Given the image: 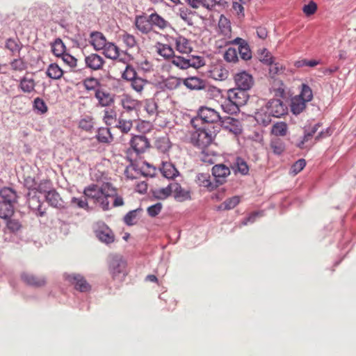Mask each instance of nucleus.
Returning <instances> with one entry per match:
<instances>
[{
	"mask_svg": "<svg viewBox=\"0 0 356 356\" xmlns=\"http://www.w3.org/2000/svg\"><path fill=\"white\" fill-rule=\"evenodd\" d=\"M83 193L86 197L99 203L103 210H108L109 209L108 198L115 195V189L108 183L104 184L102 186L92 184L84 189Z\"/></svg>",
	"mask_w": 356,
	"mask_h": 356,
	"instance_id": "1",
	"label": "nucleus"
},
{
	"mask_svg": "<svg viewBox=\"0 0 356 356\" xmlns=\"http://www.w3.org/2000/svg\"><path fill=\"white\" fill-rule=\"evenodd\" d=\"M127 262L120 256L113 257L108 264V270L113 280L122 282L128 274Z\"/></svg>",
	"mask_w": 356,
	"mask_h": 356,
	"instance_id": "2",
	"label": "nucleus"
},
{
	"mask_svg": "<svg viewBox=\"0 0 356 356\" xmlns=\"http://www.w3.org/2000/svg\"><path fill=\"white\" fill-rule=\"evenodd\" d=\"M194 130L191 131V142L200 149H204L213 141V137L211 131H207L204 128L197 127L193 128Z\"/></svg>",
	"mask_w": 356,
	"mask_h": 356,
	"instance_id": "3",
	"label": "nucleus"
},
{
	"mask_svg": "<svg viewBox=\"0 0 356 356\" xmlns=\"http://www.w3.org/2000/svg\"><path fill=\"white\" fill-rule=\"evenodd\" d=\"M222 118L218 112L209 107H202L198 111V118L191 120L193 128L199 126L200 122L216 123L221 122Z\"/></svg>",
	"mask_w": 356,
	"mask_h": 356,
	"instance_id": "4",
	"label": "nucleus"
},
{
	"mask_svg": "<svg viewBox=\"0 0 356 356\" xmlns=\"http://www.w3.org/2000/svg\"><path fill=\"white\" fill-rule=\"evenodd\" d=\"M65 280L70 284L74 286V289L80 292H88L91 286L85 277L80 274H67L65 275Z\"/></svg>",
	"mask_w": 356,
	"mask_h": 356,
	"instance_id": "5",
	"label": "nucleus"
},
{
	"mask_svg": "<svg viewBox=\"0 0 356 356\" xmlns=\"http://www.w3.org/2000/svg\"><path fill=\"white\" fill-rule=\"evenodd\" d=\"M234 80L236 86H237L236 88L245 91L250 90L254 84L252 76L245 71L236 73L234 76Z\"/></svg>",
	"mask_w": 356,
	"mask_h": 356,
	"instance_id": "6",
	"label": "nucleus"
},
{
	"mask_svg": "<svg viewBox=\"0 0 356 356\" xmlns=\"http://www.w3.org/2000/svg\"><path fill=\"white\" fill-rule=\"evenodd\" d=\"M266 113L273 117L280 118L287 112V107L278 99L270 100L266 105Z\"/></svg>",
	"mask_w": 356,
	"mask_h": 356,
	"instance_id": "7",
	"label": "nucleus"
},
{
	"mask_svg": "<svg viewBox=\"0 0 356 356\" xmlns=\"http://www.w3.org/2000/svg\"><path fill=\"white\" fill-rule=\"evenodd\" d=\"M218 29L220 33L223 35L224 40H218L216 42L217 44H220L218 47H222L225 45V42L231 40L232 38V29L230 21L224 15H221L218 21Z\"/></svg>",
	"mask_w": 356,
	"mask_h": 356,
	"instance_id": "8",
	"label": "nucleus"
},
{
	"mask_svg": "<svg viewBox=\"0 0 356 356\" xmlns=\"http://www.w3.org/2000/svg\"><path fill=\"white\" fill-rule=\"evenodd\" d=\"M207 74L209 78L216 81H224L229 76V72L222 63L211 65Z\"/></svg>",
	"mask_w": 356,
	"mask_h": 356,
	"instance_id": "9",
	"label": "nucleus"
},
{
	"mask_svg": "<svg viewBox=\"0 0 356 356\" xmlns=\"http://www.w3.org/2000/svg\"><path fill=\"white\" fill-rule=\"evenodd\" d=\"M212 175L218 186L226 182L227 177L230 175V170L224 164H217L212 168Z\"/></svg>",
	"mask_w": 356,
	"mask_h": 356,
	"instance_id": "10",
	"label": "nucleus"
},
{
	"mask_svg": "<svg viewBox=\"0 0 356 356\" xmlns=\"http://www.w3.org/2000/svg\"><path fill=\"white\" fill-rule=\"evenodd\" d=\"M237 44L238 45V53L243 60H248L252 58V51L248 42L241 38H236L232 40L225 42V45Z\"/></svg>",
	"mask_w": 356,
	"mask_h": 356,
	"instance_id": "11",
	"label": "nucleus"
},
{
	"mask_svg": "<svg viewBox=\"0 0 356 356\" xmlns=\"http://www.w3.org/2000/svg\"><path fill=\"white\" fill-rule=\"evenodd\" d=\"M227 97L229 98V101L234 102L238 107L245 105L248 100L247 92L238 88L228 90Z\"/></svg>",
	"mask_w": 356,
	"mask_h": 356,
	"instance_id": "12",
	"label": "nucleus"
},
{
	"mask_svg": "<svg viewBox=\"0 0 356 356\" xmlns=\"http://www.w3.org/2000/svg\"><path fill=\"white\" fill-rule=\"evenodd\" d=\"M220 122L223 129L236 136L242 132L241 122L237 119L232 117H225L222 118Z\"/></svg>",
	"mask_w": 356,
	"mask_h": 356,
	"instance_id": "13",
	"label": "nucleus"
},
{
	"mask_svg": "<svg viewBox=\"0 0 356 356\" xmlns=\"http://www.w3.org/2000/svg\"><path fill=\"white\" fill-rule=\"evenodd\" d=\"M130 145L139 154L144 153L149 147V142L144 136H135L130 140Z\"/></svg>",
	"mask_w": 356,
	"mask_h": 356,
	"instance_id": "14",
	"label": "nucleus"
},
{
	"mask_svg": "<svg viewBox=\"0 0 356 356\" xmlns=\"http://www.w3.org/2000/svg\"><path fill=\"white\" fill-rule=\"evenodd\" d=\"M84 60L86 66L94 71L102 70L105 64L104 58L95 53L86 56Z\"/></svg>",
	"mask_w": 356,
	"mask_h": 356,
	"instance_id": "15",
	"label": "nucleus"
},
{
	"mask_svg": "<svg viewBox=\"0 0 356 356\" xmlns=\"http://www.w3.org/2000/svg\"><path fill=\"white\" fill-rule=\"evenodd\" d=\"M21 278L26 284L33 287H42L47 282L44 277H38L27 272L22 273Z\"/></svg>",
	"mask_w": 356,
	"mask_h": 356,
	"instance_id": "16",
	"label": "nucleus"
},
{
	"mask_svg": "<svg viewBox=\"0 0 356 356\" xmlns=\"http://www.w3.org/2000/svg\"><path fill=\"white\" fill-rule=\"evenodd\" d=\"M172 40L175 42L176 50L179 53L188 54L192 51L193 47L191 43L190 40L186 38L179 35L172 38Z\"/></svg>",
	"mask_w": 356,
	"mask_h": 356,
	"instance_id": "17",
	"label": "nucleus"
},
{
	"mask_svg": "<svg viewBox=\"0 0 356 356\" xmlns=\"http://www.w3.org/2000/svg\"><path fill=\"white\" fill-rule=\"evenodd\" d=\"M135 25L139 31L145 34L149 33L152 30L149 15L136 16L135 19Z\"/></svg>",
	"mask_w": 356,
	"mask_h": 356,
	"instance_id": "18",
	"label": "nucleus"
},
{
	"mask_svg": "<svg viewBox=\"0 0 356 356\" xmlns=\"http://www.w3.org/2000/svg\"><path fill=\"white\" fill-rule=\"evenodd\" d=\"M90 43L96 51L102 50L106 44L105 36L99 31H94L90 33Z\"/></svg>",
	"mask_w": 356,
	"mask_h": 356,
	"instance_id": "19",
	"label": "nucleus"
},
{
	"mask_svg": "<svg viewBox=\"0 0 356 356\" xmlns=\"http://www.w3.org/2000/svg\"><path fill=\"white\" fill-rule=\"evenodd\" d=\"M184 85L190 90H202L206 87L205 81L197 76H191L183 80Z\"/></svg>",
	"mask_w": 356,
	"mask_h": 356,
	"instance_id": "20",
	"label": "nucleus"
},
{
	"mask_svg": "<svg viewBox=\"0 0 356 356\" xmlns=\"http://www.w3.org/2000/svg\"><path fill=\"white\" fill-rule=\"evenodd\" d=\"M171 189H172L174 197L179 202H183L191 198L189 191L183 188L178 183H171Z\"/></svg>",
	"mask_w": 356,
	"mask_h": 356,
	"instance_id": "21",
	"label": "nucleus"
},
{
	"mask_svg": "<svg viewBox=\"0 0 356 356\" xmlns=\"http://www.w3.org/2000/svg\"><path fill=\"white\" fill-rule=\"evenodd\" d=\"M96 236L101 241L107 244L113 243L115 239L113 232L107 226L99 227L96 231Z\"/></svg>",
	"mask_w": 356,
	"mask_h": 356,
	"instance_id": "22",
	"label": "nucleus"
},
{
	"mask_svg": "<svg viewBox=\"0 0 356 356\" xmlns=\"http://www.w3.org/2000/svg\"><path fill=\"white\" fill-rule=\"evenodd\" d=\"M95 96L102 106H108L114 102L113 96L103 90L97 89Z\"/></svg>",
	"mask_w": 356,
	"mask_h": 356,
	"instance_id": "23",
	"label": "nucleus"
},
{
	"mask_svg": "<svg viewBox=\"0 0 356 356\" xmlns=\"http://www.w3.org/2000/svg\"><path fill=\"white\" fill-rule=\"evenodd\" d=\"M186 3L193 8L197 9L200 7L211 10L216 5V0H184Z\"/></svg>",
	"mask_w": 356,
	"mask_h": 356,
	"instance_id": "24",
	"label": "nucleus"
},
{
	"mask_svg": "<svg viewBox=\"0 0 356 356\" xmlns=\"http://www.w3.org/2000/svg\"><path fill=\"white\" fill-rule=\"evenodd\" d=\"M149 19L152 28L156 27L160 30H163L170 25L169 22L166 19H165L156 13L149 15Z\"/></svg>",
	"mask_w": 356,
	"mask_h": 356,
	"instance_id": "25",
	"label": "nucleus"
},
{
	"mask_svg": "<svg viewBox=\"0 0 356 356\" xmlns=\"http://www.w3.org/2000/svg\"><path fill=\"white\" fill-rule=\"evenodd\" d=\"M0 196L3 202L10 203L14 204L17 202L16 192L11 188L5 187L0 191Z\"/></svg>",
	"mask_w": 356,
	"mask_h": 356,
	"instance_id": "26",
	"label": "nucleus"
},
{
	"mask_svg": "<svg viewBox=\"0 0 356 356\" xmlns=\"http://www.w3.org/2000/svg\"><path fill=\"white\" fill-rule=\"evenodd\" d=\"M197 181L200 186L207 188L210 191L218 187L215 181L213 182L211 181L210 176L208 174H199L197 177Z\"/></svg>",
	"mask_w": 356,
	"mask_h": 356,
	"instance_id": "27",
	"label": "nucleus"
},
{
	"mask_svg": "<svg viewBox=\"0 0 356 356\" xmlns=\"http://www.w3.org/2000/svg\"><path fill=\"white\" fill-rule=\"evenodd\" d=\"M102 50L104 55L111 60H115L120 56L119 48L112 42H107Z\"/></svg>",
	"mask_w": 356,
	"mask_h": 356,
	"instance_id": "28",
	"label": "nucleus"
},
{
	"mask_svg": "<svg viewBox=\"0 0 356 356\" xmlns=\"http://www.w3.org/2000/svg\"><path fill=\"white\" fill-rule=\"evenodd\" d=\"M307 102L297 95L291 99V111L295 115H298L306 108Z\"/></svg>",
	"mask_w": 356,
	"mask_h": 356,
	"instance_id": "29",
	"label": "nucleus"
},
{
	"mask_svg": "<svg viewBox=\"0 0 356 356\" xmlns=\"http://www.w3.org/2000/svg\"><path fill=\"white\" fill-rule=\"evenodd\" d=\"M45 197L47 202L51 206L56 208L62 206L61 198L59 194L54 189L48 191Z\"/></svg>",
	"mask_w": 356,
	"mask_h": 356,
	"instance_id": "30",
	"label": "nucleus"
},
{
	"mask_svg": "<svg viewBox=\"0 0 356 356\" xmlns=\"http://www.w3.org/2000/svg\"><path fill=\"white\" fill-rule=\"evenodd\" d=\"M14 213V204L0 201V218L8 219Z\"/></svg>",
	"mask_w": 356,
	"mask_h": 356,
	"instance_id": "31",
	"label": "nucleus"
},
{
	"mask_svg": "<svg viewBox=\"0 0 356 356\" xmlns=\"http://www.w3.org/2000/svg\"><path fill=\"white\" fill-rule=\"evenodd\" d=\"M157 53L165 58H170L175 56L174 49L168 44L158 43L156 46Z\"/></svg>",
	"mask_w": 356,
	"mask_h": 356,
	"instance_id": "32",
	"label": "nucleus"
},
{
	"mask_svg": "<svg viewBox=\"0 0 356 356\" xmlns=\"http://www.w3.org/2000/svg\"><path fill=\"white\" fill-rule=\"evenodd\" d=\"M161 172L163 177L168 179H172L178 174L177 170L170 163H163Z\"/></svg>",
	"mask_w": 356,
	"mask_h": 356,
	"instance_id": "33",
	"label": "nucleus"
},
{
	"mask_svg": "<svg viewBox=\"0 0 356 356\" xmlns=\"http://www.w3.org/2000/svg\"><path fill=\"white\" fill-rule=\"evenodd\" d=\"M47 76L53 79H59L63 74V70L56 63L50 64L47 70Z\"/></svg>",
	"mask_w": 356,
	"mask_h": 356,
	"instance_id": "34",
	"label": "nucleus"
},
{
	"mask_svg": "<svg viewBox=\"0 0 356 356\" xmlns=\"http://www.w3.org/2000/svg\"><path fill=\"white\" fill-rule=\"evenodd\" d=\"M154 146L161 153H165L170 148V141L168 137H160L156 139Z\"/></svg>",
	"mask_w": 356,
	"mask_h": 356,
	"instance_id": "35",
	"label": "nucleus"
},
{
	"mask_svg": "<svg viewBox=\"0 0 356 356\" xmlns=\"http://www.w3.org/2000/svg\"><path fill=\"white\" fill-rule=\"evenodd\" d=\"M124 175L128 179H137L143 175V172L135 164L131 163L126 168Z\"/></svg>",
	"mask_w": 356,
	"mask_h": 356,
	"instance_id": "36",
	"label": "nucleus"
},
{
	"mask_svg": "<svg viewBox=\"0 0 356 356\" xmlns=\"http://www.w3.org/2000/svg\"><path fill=\"white\" fill-rule=\"evenodd\" d=\"M35 83L33 79L23 77L19 83V88L26 93H31L35 90Z\"/></svg>",
	"mask_w": 356,
	"mask_h": 356,
	"instance_id": "37",
	"label": "nucleus"
},
{
	"mask_svg": "<svg viewBox=\"0 0 356 356\" xmlns=\"http://www.w3.org/2000/svg\"><path fill=\"white\" fill-rule=\"evenodd\" d=\"M96 138L99 142L104 143H111L113 139L110 129L104 127L98 129Z\"/></svg>",
	"mask_w": 356,
	"mask_h": 356,
	"instance_id": "38",
	"label": "nucleus"
},
{
	"mask_svg": "<svg viewBox=\"0 0 356 356\" xmlns=\"http://www.w3.org/2000/svg\"><path fill=\"white\" fill-rule=\"evenodd\" d=\"M181 79L175 76H170L163 81V87L169 90H176L181 86Z\"/></svg>",
	"mask_w": 356,
	"mask_h": 356,
	"instance_id": "39",
	"label": "nucleus"
},
{
	"mask_svg": "<svg viewBox=\"0 0 356 356\" xmlns=\"http://www.w3.org/2000/svg\"><path fill=\"white\" fill-rule=\"evenodd\" d=\"M51 51L57 57H61L65 53V46L60 38L55 40L51 45Z\"/></svg>",
	"mask_w": 356,
	"mask_h": 356,
	"instance_id": "40",
	"label": "nucleus"
},
{
	"mask_svg": "<svg viewBox=\"0 0 356 356\" xmlns=\"http://www.w3.org/2000/svg\"><path fill=\"white\" fill-rule=\"evenodd\" d=\"M222 109L228 114L236 113L239 111V107L234 102L229 101L227 97L221 104Z\"/></svg>",
	"mask_w": 356,
	"mask_h": 356,
	"instance_id": "41",
	"label": "nucleus"
},
{
	"mask_svg": "<svg viewBox=\"0 0 356 356\" xmlns=\"http://www.w3.org/2000/svg\"><path fill=\"white\" fill-rule=\"evenodd\" d=\"M172 63L181 70H186L190 67V60L183 56H173Z\"/></svg>",
	"mask_w": 356,
	"mask_h": 356,
	"instance_id": "42",
	"label": "nucleus"
},
{
	"mask_svg": "<svg viewBox=\"0 0 356 356\" xmlns=\"http://www.w3.org/2000/svg\"><path fill=\"white\" fill-rule=\"evenodd\" d=\"M117 113L112 108H106L104 111L103 120L107 125L114 124L116 122Z\"/></svg>",
	"mask_w": 356,
	"mask_h": 356,
	"instance_id": "43",
	"label": "nucleus"
},
{
	"mask_svg": "<svg viewBox=\"0 0 356 356\" xmlns=\"http://www.w3.org/2000/svg\"><path fill=\"white\" fill-rule=\"evenodd\" d=\"M270 148L273 153L276 154H281L284 152L285 146L282 140L280 138H275L271 140Z\"/></svg>",
	"mask_w": 356,
	"mask_h": 356,
	"instance_id": "44",
	"label": "nucleus"
},
{
	"mask_svg": "<svg viewBox=\"0 0 356 356\" xmlns=\"http://www.w3.org/2000/svg\"><path fill=\"white\" fill-rule=\"evenodd\" d=\"M287 124L284 122H277L272 129V133L275 136H284L287 133Z\"/></svg>",
	"mask_w": 356,
	"mask_h": 356,
	"instance_id": "45",
	"label": "nucleus"
},
{
	"mask_svg": "<svg viewBox=\"0 0 356 356\" xmlns=\"http://www.w3.org/2000/svg\"><path fill=\"white\" fill-rule=\"evenodd\" d=\"M4 220L6 221V229L10 232H16L22 227V223L17 219L10 217Z\"/></svg>",
	"mask_w": 356,
	"mask_h": 356,
	"instance_id": "46",
	"label": "nucleus"
},
{
	"mask_svg": "<svg viewBox=\"0 0 356 356\" xmlns=\"http://www.w3.org/2000/svg\"><path fill=\"white\" fill-rule=\"evenodd\" d=\"M240 202L238 196H234L225 200L220 205V208L225 210H230L236 207Z\"/></svg>",
	"mask_w": 356,
	"mask_h": 356,
	"instance_id": "47",
	"label": "nucleus"
},
{
	"mask_svg": "<svg viewBox=\"0 0 356 356\" xmlns=\"http://www.w3.org/2000/svg\"><path fill=\"white\" fill-rule=\"evenodd\" d=\"M271 117H273V115L266 113V109L264 111L261 110L256 114L257 121L264 126H267L270 123Z\"/></svg>",
	"mask_w": 356,
	"mask_h": 356,
	"instance_id": "48",
	"label": "nucleus"
},
{
	"mask_svg": "<svg viewBox=\"0 0 356 356\" xmlns=\"http://www.w3.org/2000/svg\"><path fill=\"white\" fill-rule=\"evenodd\" d=\"M132 126V121L131 120L123 119L122 116H120L118 124L116 125V127L124 134L128 133L131 129Z\"/></svg>",
	"mask_w": 356,
	"mask_h": 356,
	"instance_id": "49",
	"label": "nucleus"
},
{
	"mask_svg": "<svg viewBox=\"0 0 356 356\" xmlns=\"http://www.w3.org/2000/svg\"><path fill=\"white\" fill-rule=\"evenodd\" d=\"M122 107L128 111L134 110L138 104L137 100L131 99L129 97H124L121 100Z\"/></svg>",
	"mask_w": 356,
	"mask_h": 356,
	"instance_id": "50",
	"label": "nucleus"
},
{
	"mask_svg": "<svg viewBox=\"0 0 356 356\" xmlns=\"http://www.w3.org/2000/svg\"><path fill=\"white\" fill-rule=\"evenodd\" d=\"M93 118L90 116L82 118L79 122V127L86 131H91L93 129Z\"/></svg>",
	"mask_w": 356,
	"mask_h": 356,
	"instance_id": "51",
	"label": "nucleus"
},
{
	"mask_svg": "<svg viewBox=\"0 0 356 356\" xmlns=\"http://www.w3.org/2000/svg\"><path fill=\"white\" fill-rule=\"evenodd\" d=\"M224 59L229 63H236L238 60L237 51L235 48L229 47L224 54Z\"/></svg>",
	"mask_w": 356,
	"mask_h": 356,
	"instance_id": "52",
	"label": "nucleus"
},
{
	"mask_svg": "<svg viewBox=\"0 0 356 356\" xmlns=\"http://www.w3.org/2000/svg\"><path fill=\"white\" fill-rule=\"evenodd\" d=\"M297 96L305 100L307 102H310L313 98L312 90L309 86L302 84L300 94Z\"/></svg>",
	"mask_w": 356,
	"mask_h": 356,
	"instance_id": "53",
	"label": "nucleus"
},
{
	"mask_svg": "<svg viewBox=\"0 0 356 356\" xmlns=\"http://www.w3.org/2000/svg\"><path fill=\"white\" fill-rule=\"evenodd\" d=\"M136 75L137 73L135 69L130 65H127L125 70L122 74V77L125 80L131 81L137 77Z\"/></svg>",
	"mask_w": 356,
	"mask_h": 356,
	"instance_id": "54",
	"label": "nucleus"
},
{
	"mask_svg": "<svg viewBox=\"0 0 356 356\" xmlns=\"http://www.w3.org/2000/svg\"><path fill=\"white\" fill-rule=\"evenodd\" d=\"M131 82L132 88L137 92H141L147 83V81L140 77H136Z\"/></svg>",
	"mask_w": 356,
	"mask_h": 356,
	"instance_id": "55",
	"label": "nucleus"
},
{
	"mask_svg": "<svg viewBox=\"0 0 356 356\" xmlns=\"http://www.w3.org/2000/svg\"><path fill=\"white\" fill-rule=\"evenodd\" d=\"M52 184L50 180L48 179H44L42 180L39 184H37L36 188L34 190L42 193H47V191L49 190H51L52 188Z\"/></svg>",
	"mask_w": 356,
	"mask_h": 356,
	"instance_id": "56",
	"label": "nucleus"
},
{
	"mask_svg": "<svg viewBox=\"0 0 356 356\" xmlns=\"http://www.w3.org/2000/svg\"><path fill=\"white\" fill-rule=\"evenodd\" d=\"M5 47L7 49L10 50L13 54L16 52H19L21 49V47L18 42L12 38H9L6 40Z\"/></svg>",
	"mask_w": 356,
	"mask_h": 356,
	"instance_id": "57",
	"label": "nucleus"
},
{
	"mask_svg": "<svg viewBox=\"0 0 356 356\" xmlns=\"http://www.w3.org/2000/svg\"><path fill=\"white\" fill-rule=\"evenodd\" d=\"M156 197L159 199H165L171 194H172V189H171V183L165 188H159L155 192Z\"/></svg>",
	"mask_w": 356,
	"mask_h": 356,
	"instance_id": "58",
	"label": "nucleus"
},
{
	"mask_svg": "<svg viewBox=\"0 0 356 356\" xmlns=\"http://www.w3.org/2000/svg\"><path fill=\"white\" fill-rule=\"evenodd\" d=\"M145 109L149 116H152L156 113L157 106L156 102L152 99L145 101Z\"/></svg>",
	"mask_w": 356,
	"mask_h": 356,
	"instance_id": "59",
	"label": "nucleus"
},
{
	"mask_svg": "<svg viewBox=\"0 0 356 356\" xmlns=\"http://www.w3.org/2000/svg\"><path fill=\"white\" fill-rule=\"evenodd\" d=\"M99 85L98 79L90 77L83 81V86L88 90H95Z\"/></svg>",
	"mask_w": 356,
	"mask_h": 356,
	"instance_id": "60",
	"label": "nucleus"
},
{
	"mask_svg": "<svg viewBox=\"0 0 356 356\" xmlns=\"http://www.w3.org/2000/svg\"><path fill=\"white\" fill-rule=\"evenodd\" d=\"M236 170L242 175H247L249 171V168L246 162L242 159L238 158L236 162Z\"/></svg>",
	"mask_w": 356,
	"mask_h": 356,
	"instance_id": "61",
	"label": "nucleus"
},
{
	"mask_svg": "<svg viewBox=\"0 0 356 356\" xmlns=\"http://www.w3.org/2000/svg\"><path fill=\"white\" fill-rule=\"evenodd\" d=\"M11 67L15 71H23L26 68V63L22 59H14L10 63Z\"/></svg>",
	"mask_w": 356,
	"mask_h": 356,
	"instance_id": "62",
	"label": "nucleus"
},
{
	"mask_svg": "<svg viewBox=\"0 0 356 356\" xmlns=\"http://www.w3.org/2000/svg\"><path fill=\"white\" fill-rule=\"evenodd\" d=\"M34 108L40 111L41 113H44L47 111V106L45 102L40 98L37 97L33 102Z\"/></svg>",
	"mask_w": 356,
	"mask_h": 356,
	"instance_id": "63",
	"label": "nucleus"
},
{
	"mask_svg": "<svg viewBox=\"0 0 356 356\" xmlns=\"http://www.w3.org/2000/svg\"><path fill=\"white\" fill-rule=\"evenodd\" d=\"M316 10L317 5L314 1H310L308 4L305 5L302 8L303 13L307 16L314 14Z\"/></svg>",
	"mask_w": 356,
	"mask_h": 356,
	"instance_id": "64",
	"label": "nucleus"
}]
</instances>
